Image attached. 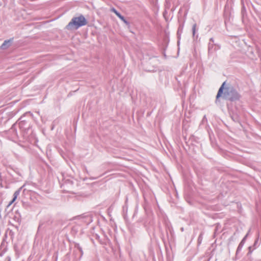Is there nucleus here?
Masks as SVG:
<instances>
[{
    "instance_id": "13",
    "label": "nucleus",
    "mask_w": 261,
    "mask_h": 261,
    "mask_svg": "<svg viewBox=\"0 0 261 261\" xmlns=\"http://www.w3.org/2000/svg\"><path fill=\"white\" fill-rule=\"evenodd\" d=\"M78 248H79L80 251L81 252V254H83V251H82V248L81 247H79Z\"/></svg>"
},
{
    "instance_id": "9",
    "label": "nucleus",
    "mask_w": 261,
    "mask_h": 261,
    "mask_svg": "<svg viewBox=\"0 0 261 261\" xmlns=\"http://www.w3.org/2000/svg\"><path fill=\"white\" fill-rule=\"evenodd\" d=\"M196 24L195 23L193 25V27H192V32H193V36L195 35V32H196Z\"/></svg>"
},
{
    "instance_id": "1",
    "label": "nucleus",
    "mask_w": 261,
    "mask_h": 261,
    "mask_svg": "<svg viewBox=\"0 0 261 261\" xmlns=\"http://www.w3.org/2000/svg\"><path fill=\"white\" fill-rule=\"evenodd\" d=\"M225 85L226 82H224L219 88L216 96V99L217 100L222 95L223 91L224 90L223 95V97L224 99L231 101L239 100L240 98V95L235 88L231 85L225 87Z\"/></svg>"
},
{
    "instance_id": "7",
    "label": "nucleus",
    "mask_w": 261,
    "mask_h": 261,
    "mask_svg": "<svg viewBox=\"0 0 261 261\" xmlns=\"http://www.w3.org/2000/svg\"><path fill=\"white\" fill-rule=\"evenodd\" d=\"M214 46H215V45L214 44L212 43L211 42L209 43L208 46L209 54L213 53L216 50V47H215V48L213 49Z\"/></svg>"
},
{
    "instance_id": "5",
    "label": "nucleus",
    "mask_w": 261,
    "mask_h": 261,
    "mask_svg": "<svg viewBox=\"0 0 261 261\" xmlns=\"http://www.w3.org/2000/svg\"><path fill=\"white\" fill-rule=\"evenodd\" d=\"M12 40L13 38L5 40L1 46V48L6 49L8 48L10 46V44L12 42Z\"/></svg>"
},
{
    "instance_id": "4",
    "label": "nucleus",
    "mask_w": 261,
    "mask_h": 261,
    "mask_svg": "<svg viewBox=\"0 0 261 261\" xmlns=\"http://www.w3.org/2000/svg\"><path fill=\"white\" fill-rule=\"evenodd\" d=\"M16 124H14L12 127L7 131V134L9 139L12 141H15L18 138L16 130Z\"/></svg>"
},
{
    "instance_id": "8",
    "label": "nucleus",
    "mask_w": 261,
    "mask_h": 261,
    "mask_svg": "<svg viewBox=\"0 0 261 261\" xmlns=\"http://www.w3.org/2000/svg\"><path fill=\"white\" fill-rule=\"evenodd\" d=\"M247 236V234L246 235V236L243 238V239L242 240V241L239 245V246L237 248V252H239L242 249V248L244 244V242H245V240Z\"/></svg>"
},
{
    "instance_id": "2",
    "label": "nucleus",
    "mask_w": 261,
    "mask_h": 261,
    "mask_svg": "<svg viewBox=\"0 0 261 261\" xmlns=\"http://www.w3.org/2000/svg\"><path fill=\"white\" fill-rule=\"evenodd\" d=\"M32 119V114L30 112L24 113L18 121L20 129L21 130L24 139L28 140L29 134L32 133L31 129V120Z\"/></svg>"
},
{
    "instance_id": "14",
    "label": "nucleus",
    "mask_w": 261,
    "mask_h": 261,
    "mask_svg": "<svg viewBox=\"0 0 261 261\" xmlns=\"http://www.w3.org/2000/svg\"><path fill=\"white\" fill-rule=\"evenodd\" d=\"M210 41V42H211L212 43H213V42H214L213 38H211Z\"/></svg>"
},
{
    "instance_id": "19",
    "label": "nucleus",
    "mask_w": 261,
    "mask_h": 261,
    "mask_svg": "<svg viewBox=\"0 0 261 261\" xmlns=\"http://www.w3.org/2000/svg\"><path fill=\"white\" fill-rule=\"evenodd\" d=\"M121 15V14H120V13H119V15H117V16H118V17H119Z\"/></svg>"
},
{
    "instance_id": "6",
    "label": "nucleus",
    "mask_w": 261,
    "mask_h": 261,
    "mask_svg": "<svg viewBox=\"0 0 261 261\" xmlns=\"http://www.w3.org/2000/svg\"><path fill=\"white\" fill-rule=\"evenodd\" d=\"M22 187H20L19 189H18L17 190H16L14 194H13V199L11 200L12 201V202H14L16 200L18 196L20 194V191L22 189Z\"/></svg>"
},
{
    "instance_id": "11",
    "label": "nucleus",
    "mask_w": 261,
    "mask_h": 261,
    "mask_svg": "<svg viewBox=\"0 0 261 261\" xmlns=\"http://www.w3.org/2000/svg\"><path fill=\"white\" fill-rule=\"evenodd\" d=\"M111 11L114 12L115 14L117 12V11L114 8H111Z\"/></svg>"
},
{
    "instance_id": "16",
    "label": "nucleus",
    "mask_w": 261,
    "mask_h": 261,
    "mask_svg": "<svg viewBox=\"0 0 261 261\" xmlns=\"http://www.w3.org/2000/svg\"><path fill=\"white\" fill-rule=\"evenodd\" d=\"M123 17H124V16H123L122 15H121L119 18L121 20V19H123Z\"/></svg>"
},
{
    "instance_id": "3",
    "label": "nucleus",
    "mask_w": 261,
    "mask_h": 261,
    "mask_svg": "<svg viewBox=\"0 0 261 261\" xmlns=\"http://www.w3.org/2000/svg\"><path fill=\"white\" fill-rule=\"evenodd\" d=\"M87 23V22L85 17L81 15L79 17H73L66 28L69 30L73 29H77L85 25Z\"/></svg>"
},
{
    "instance_id": "18",
    "label": "nucleus",
    "mask_w": 261,
    "mask_h": 261,
    "mask_svg": "<svg viewBox=\"0 0 261 261\" xmlns=\"http://www.w3.org/2000/svg\"><path fill=\"white\" fill-rule=\"evenodd\" d=\"M11 205H9V204H8L7 206V208H8Z\"/></svg>"
},
{
    "instance_id": "15",
    "label": "nucleus",
    "mask_w": 261,
    "mask_h": 261,
    "mask_svg": "<svg viewBox=\"0 0 261 261\" xmlns=\"http://www.w3.org/2000/svg\"><path fill=\"white\" fill-rule=\"evenodd\" d=\"M13 203H14V202H12V201L11 200V201H10L9 202V203L8 204H9V205H12Z\"/></svg>"
},
{
    "instance_id": "10",
    "label": "nucleus",
    "mask_w": 261,
    "mask_h": 261,
    "mask_svg": "<svg viewBox=\"0 0 261 261\" xmlns=\"http://www.w3.org/2000/svg\"><path fill=\"white\" fill-rule=\"evenodd\" d=\"M122 21H123L126 24H129V22L125 19L124 17L123 18V19H121Z\"/></svg>"
},
{
    "instance_id": "17",
    "label": "nucleus",
    "mask_w": 261,
    "mask_h": 261,
    "mask_svg": "<svg viewBox=\"0 0 261 261\" xmlns=\"http://www.w3.org/2000/svg\"><path fill=\"white\" fill-rule=\"evenodd\" d=\"M120 13H119L118 11L117 12H116L115 14L117 16L119 15Z\"/></svg>"
},
{
    "instance_id": "12",
    "label": "nucleus",
    "mask_w": 261,
    "mask_h": 261,
    "mask_svg": "<svg viewBox=\"0 0 261 261\" xmlns=\"http://www.w3.org/2000/svg\"><path fill=\"white\" fill-rule=\"evenodd\" d=\"M42 226H43V224H40L39 225V227H38V229H39V230H40V229L42 228Z\"/></svg>"
}]
</instances>
